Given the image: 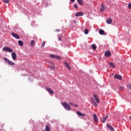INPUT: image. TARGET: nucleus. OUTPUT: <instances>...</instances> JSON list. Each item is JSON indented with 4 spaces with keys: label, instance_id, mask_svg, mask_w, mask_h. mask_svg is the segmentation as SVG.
Returning <instances> with one entry per match:
<instances>
[{
    "label": "nucleus",
    "instance_id": "obj_29",
    "mask_svg": "<svg viewBox=\"0 0 131 131\" xmlns=\"http://www.w3.org/2000/svg\"><path fill=\"white\" fill-rule=\"evenodd\" d=\"M45 45H46V42L43 41L41 45V47L43 48V47H45Z\"/></svg>",
    "mask_w": 131,
    "mask_h": 131
},
{
    "label": "nucleus",
    "instance_id": "obj_1",
    "mask_svg": "<svg viewBox=\"0 0 131 131\" xmlns=\"http://www.w3.org/2000/svg\"><path fill=\"white\" fill-rule=\"evenodd\" d=\"M62 106L66 109V110H68V111H70L71 110V107H70V105L66 102H62Z\"/></svg>",
    "mask_w": 131,
    "mask_h": 131
},
{
    "label": "nucleus",
    "instance_id": "obj_40",
    "mask_svg": "<svg viewBox=\"0 0 131 131\" xmlns=\"http://www.w3.org/2000/svg\"><path fill=\"white\" fill-rule=\"evenodd\" d=\"M51 68H52V69L54 68V67H51Z\"/></svg>",
    "mask_w": 131,
    "mask_h": 131
},
{
    "label": "nucleus",
    "instance_id": "obj_24",
    "mask_svg": "<svg viewBox=\"0 0 131 131\" xmlns=\"http://www.w3.org/2000/svg\"><path fill=\"white\" fill-rule=\"evenodd\" d=\"M99 34H101V35L104 34L105 33V31H104L103 30L100 29L99 31Z\"/></svg>",
    "mask_w": 131,
    "mask_h": 131
},
{
    "label": "nucleus",
    "instance_id": "obj_10",
    "mask_svg": "<svg viewBox=\"0 0 131 131\" xmlns=\"http://www.w3.org/2000/svg\"><path fill=\"white\" fill-rule=\"evenodd\" d=\"M106 9H107V7H106V6H105V5L101 4V8L100 9V12H104V11L105 10H106Z\"/></svg>",
    "mask_w": 131,
    "mask_h": 131
},
{
    "label": "nucleus",
    "instance_id": "obj_22",
    "mask_svg": "<svg viewBox=\"0 0 131 131\" xmlns=\"http://www.w3.org/2000/svg\"><path fill=\"white\" fill-rule=\"evenodd\" d=\"M45 129L46 131H51V127H50V125H46Z\"/></svg>",
    "mask_w": 131,
    "mask_h": 131
},
{
    "label": "nucleus",
    "instance_id": "obj_25",
    "mask_svg": "<svg viewBox=\"0 0 131 131\" xmlns=\"http://www.w3.org/2000/svg\"><path fill=\"white\" fill-rule=\"evenodd\" d=\"M18 43L20 47H23V41L21 40H18Z\"/></svg>",
    "mask_w": 131,
    "mask_h": 131
},
{
    "label": "nucleus",
    "instance_id": "obj_33",
    "mask_svg": "<svg viewBox=\"0 0 131 131\" xmlns=\"http://www.w3.org/2000/svg\"><path fill=\"white\" fill-rule=\"evenodd\" d=\"M74 7L75 9H78V6L76 4H74Z\"/></svg>",
    "mask_w": 131,
    "mask_h": 131
},
{
    "label": "nucleus",
    "instance_id": "obj_8",
    "mask_svg": "<svg viewBox=\"0 0 131 131\" xmlns=\"http://www.w3.org/2000/svg\"><path fill=\"white\" fill-rule=\"evenodd\" d=\"M94 98L95 100H96V103L99 104V103H100V99H99V97H98V95L96 94H94Z\"/></svg>",
    "mask_w": 131,
    "mask_h": 131
},
{
    "label": "nucleus",
    "instance_id": "obj_12",
    "mask_svg": "<svg viewBox=\"0 0 131 131\" xmlns=\"http://www.w3.org/2000/svg\"><path fill=\"white\" fill-rule=\"evenodd\" d=\"M75 16L76 17H80L81 16H83V12H79L76 14Z\"/></svg>",
    "mask_w": 131,
    "mask_h": 131
},
{
    "label": "nucleus",
    "instance_id": "obj_14",
    "mask_svg": "<svg viewBox=\"0 0 131 131\" xmlns=\"http://www.w3.org/2000/svg\"><path fill=\"white\" fill-rule=\"evenodd\" d=\"M106 23H107V24H112V18L111 17L108 18L106 19Z\"/></svg>",
    "mask_w": 131,
    "mask_h": 131
},
{
    "label": "nucleus",
    "instance_id": "obj_41",
    "mask_svg": "<svg viewBox=\"0 0 131 131\" xmlns=\"http://www.w3.org/2000/svg\"><path fill=\"white\" fill-rule=\"evenodd\" d=\"M70 105H73V104L72 103H71Z\"/></svg>",
    "mask_w": 131,
    "mask_h": 131
},
{
    "label": "nucleus",
    "instance_id": "obj_37",
    "mask_svg": "<svg viewBox=\"0 0 131 131\" xmlns=\"http://www.w3.org/2000/svg\"><path fill=\"white\" fill-rule=\"evenodd\" d=\"M71 1L72 3H74V2H75V0H71Z\"/></svg>",
    "mask_w": 131,
    "mask_h": 131
},
{
    "label": "nucleus",
    "instance_id": "obj_11",
    "mask_svg": "<svg viewBox=\"0 0 131 131\" xmlns=\"http://www.w3.org/2000/svg\"><path fill=\"white\" fill-rule=\"evenodd\" d=\"M93 118L94 119L95 122H96V123H98V117L97 116V115L96 114H93Z\"/></svg>",
    "mask_w": 131,
    "mask_h": 131
},
{
    "label": "nucleus",
    "instance_id": "obj_39",
    "mask_svg": "<svg viewBox=\"0 0 131 131\" xmlns=\"http://www.w3.org/2000/svg\"><path fill=\"white\" fill-rule=\"evenodd\" d=\"M74 106H75V107H78V105L77 104H75V105H74Z\"/></svg>",
    "mask_w": 131,
    "mask_h": 131
},
{
    "label": "nucleus",
    "instance_id": "obj_36",
    "mask_svg": "<svg viewBox=\"0 0 131 131\" xmlns=\"http://www.w3.org/2000/svg\"><path fill=\"white\" fill-rule=\"evenodd\" d=\"M58 39L60 41L61 40V38L60 37H59Z\"/></svg>",
    "mask_w": 131,
    "mask_h": 131
},
{
    "label": "nucleus",
    "instance_id": "obj_6",
    "mask_svg": "<svg viewBox=\"0 0 131 131\" xmlns=\"http://www.w3.org/2000/svg\"><path fill=\"white\" fill-rule=\"evenodd\" d=\"M11 35L12 36H13V37H15V38H16V39H20V36L18 35V34L15 33H12Z\"/></svg>",
    "mask_w": 131,
    "mask_h": 131
},
{
    "label": "nucleus",
    "instance_id": "obj_16",
    "mask_svg": "<svg viewBox=\"0 0 131 131\" xmlns=\"http://www.w3.org/2000/svg\"><path fill=\"white\" fill-rule=\"evenodd\" d=\"M106 127H107V128H109V129H110V130L114 131V128L113 127H112V126L110 125H106Z\"/></svg>",
    "mask_w": 131,
    "mask_h": 131
},
{
    "label": "nucleus",
    "instance_id": "obj_15",
    "mask_svg": "<svg viewBox=\"0 0 131 131\" xmlns=\"http://www.w3.org/2000/svg\"><path fill=\"white\" fill-rule=\"evenodd\" d=\"M104 55L105 57H110L111 56V52L110 51H106L104 53Z\"/></svg>",
    "mask_w": 131,
    "mask_h": 131
},
{
    "label": "nucleus",
    "instance_id": "obj_9",
    "mask_svg": "<svg viewBox=\"0 0 131 131\" xmlns=\"http://www.w3.org/2000/svg\"><path fill=\"white\" fill-rule=\"evenodd\" d=\"M91 102L92 105H94V106H95V107H97V106H98V104H97L96 103V101L95 100V99L94 98H91Z\"/></svg>",
    "mask_w": 131,
    "mask_h": 131
},
{
    "label": "nucleus",
    "instance_id": "obj_18",
    "mask_svg": "<svg viewBox=\"0 0 131 131\" xmlns=\"http://www.w3.org/2000/svg\"><path fill=\"white\" fill-rule=\"evenodd\" d=\"M108 119V116H106L105 117H104L102 120V122L103 123H105L106 122V120Z\"/></svg>",
    "mask_w": 131,
    "mask_h": 131
},
{
    "label": "nucleus",
    "instance_id": "obj_23",
    "mask_svg": "<svg viewBox=\"0 0 131 131\" xmlns=\"http://www.w3.org/2000/svg\"><path fill=\"white\" fill-rule=\"evenodd\" d=\"M109 64L112 68H115V64L113 62H110Z\"/></svg>",
    "mask_w": 131,
    "mask_h": 131
},
{
    "label": "nucleus",
    "instance_id": "obj_7",
    "mask_svg": "<svg viewBox=\"0 0 131 131\" xmlns=\"http://www.w3.org/2000/svg\"><path fill=\"white\" fill-rule=\"evenodd\" d=\"M46 90L47 91V92H49V93L50 94H51V95H53L54 91H53V90H52V89H51L49 87H46Z\"/></svg>",
    "mask_w": 131,
    "mask_h": 131
},
{
    "label": "nucleus",
    "instance_id": "obj_4",
    "mask_svg": "<svg viewBox=\"0 0 131 131\" xmlns=\"http://www.w3.org/2000/svg\"><path fill=\"white\" fill-rule=\"evenodd\" d=\"M50 58H53L54 59H58V60H61V57L59 56L55 55L53 54H51L50 55Z\"/></svg>",
    "mask_w": 131,
    "mask_h": 131
},
{
    "label": "nucleus",
    "instance_id": "obj_27",
    "mask_svg": "<svg viewBox=\"0 0 131 131\" xmlns=\"http://www.w3.org/2000/svg\"><path fill=\"white\" fill-rule=\"evenodd\" d=\"M10 1V0H3V3H5V4H9Z\"/></svg>",
    "mask_w": 131,
    "mask_h": 131
},
{
    "label": "nucleus",
    "instance_id": "obj_28",
    "mask_svg": "<svg viewBox=\"0 0 131 131\" xmlns=\"http://www.w3.org/2000/svg\"><path fill=\"white\" fill-rule=\"evenodd\" d=\"M4 61L5 62H7L8 63H9V61H10V60H9V59H8V58H7L6 57H4Z\"/></svg>",
    "mask_w": 131,
    "mask_h": 131
},
{
    "label": "nucleus",
    "instance_id": "obj_32",
    "mask_svg": "<svg viewBox=\"0 0 131 131\" xmlns=\"http://www.w3.org/2000/svg\"><path fill=\"white\" fill-rule=\"evenodd\" d=\"M128 9H131V3H129L128 5Z\"/></svg>",
    "mask_w": 131,
    "mask_h": 131
},
{
    "label": "nucleus",
    "instance_id": "obj_30",
    "mask_svg": "<svg viewBox=\"0 0 131 131\" xmlns=\"http://www.w3.org/2000/svg\"><path fill=\"white\" fill-rule=\"evenodd\" d=\"M84 33H85V34H89V30L88 29H85Z\"/></svg>",
    "mask_w": 131,
    "mask_h": 131
},
{
    "label": "nucleus",
    "instance_id": "obj_2",
    "mask_svg": "<svg viewBox=\"0 0 131 131\" xmlns=\"http://www.w3.org/2000/svg\"><path fill=\"white\" fill-rule=\"evenodd\" d=\"M3 51H5V52H8L9 53H13V49L8 47H5L3 48Z\"/></svg>",
    "mask_w": 131,
    "mask_h": 131
},
{
    "label": "nucleus",
    "instance_id": "obj_20",
    "mask_svg": "<svg viewBox=\"0 0 131 131\" xmlns=\"http://www.w3.org/2000/svg\"><path fill=\"white\" fill-rule=\"evenodd\" d=\"M8 65H10L11 66H14L15 65V63L14 62L9 60L8 63Z\"/></svg>",
    "mask_w": 131,
    "mask_h": 131
},
{
    "label": "nucleus",
    "instance_id": "obj_26",
    "mask_svg": "<svg viewBox=\"0 0 131 131\" xmlns=\"http://www.w3.org/2000/svg\"><path fill=\"white\" fill-rule=\"evenodd\" d=\"M93 50H96L97 49V46H96V45L93 44L91 46Z\"/></svg>",
    "mask_w": 131,
    "mask_h": 131
},
{
    "label": "nucleus",
    "instance_id": "obj_35",
    "mask_svg": "<svg viewBox=\"0 0 131 131\" xmlns=\"http://www.w3.org/2000/svg\"><path fill=\"white\" fill-rule=\"evenodd\" d=\"M120 90L121 91H123V87H120Z\"/></svg>",
    "mask_w": 131,
    "mask_h": 131
},
{
    "label": "nucleus",
    "instance_id": "obj_38",
    "mask_svg": "<svg viewBox=\"0 0 131 131\" xmlns=\"http://www.w3.org/2000/svg\"><path fill=\"white\" fill-rule=\"evenodd\" d=\"M73 22H74V23H75V24H76V23H77V22H76V21L75 20H73Z\"/></svg>",
    "mask_w": 131,
    "mask_h": 131
},
{
    "label": "nucleus",
    "instance_id": "obj_17",
    "mask_svg": "<svg viewBox=\"0 0 131 131\" xmlns=\"http://www.w3.org/2000/svg\"><path fill=\"white\" fill-rule=\"evenodd\" d=\"M76 113L77 115H79V116H83V117L85 116V115L84 114L81 113L80 112L77 111Z\"/></svg>",
    "mask_w": 131,
    "mask_h": 131
},
{
    "label": "nucleus",
    "instance_id": "obj_31",
    "mask_svg": "<svg viewBox=\"0 0 131 131\" xmlns=\"http://www.w3.org/2000/svg\"><path fill=\"white\" fill-rule=\"evenodd\" d=\"M127 89L131 90V85L130 84H128L127 86Z\"/></svg>",
    "mask_w": 131,
    "mask_h": 131
},
{
    "label": "nucleus",
    "instance_id": "obj_21",
    "mask_svg": "<svg viewBox=\"0 0 131 131\" xmlns=\"http://www.w3.org/2000/svg\"><path fill=\"white\" fill-rule=\"evenodd\" d=\"M77 2L80 6H82L83 5V2H82V0H77Z\"/></svg>",
    "mask_w": 131,
    "mask_h": 131
},
{
    "label": "nucleus",
    "instance_id": "obj_3",
    "mask_svg": "<svg viewBox=\"0 0 131 131\" xmlns=\"http://www.w3.org/2000/svg\"><path fill=\"white\" fill-rule=\"evenodd\" d=\"M11 56L14 61H16V60H17V54H16L15 52H12L11 53Z\"/></svg>",
    "mask_w": 131,
    "mask_h": 131
},
{
    "label": "nucleus",
    "instance_id": "obj_19",
    "mask_svg": "<svg viewBox=\"0 0 131 131\" xmlns=\"http://www.w3.org/2000/svg\"><path fill=\"white\" fill-rule=\"evenodd\" d=\"M30 45L31 47H34V46H35V41L34 40H32L31 41Z\"/></svg>",
    "mask_w": 131,
    "mask_h": 131
},
{
    "label": "nucleus",
    "instance_id": "obj_13",
    "mask_svg": "<svg viewBox=\"0 0 131 131\" xmlns=\"http://www.w3.org/2000/svg\"><path fill=\"white\" fill-rule=\"evenodd\" d=\"M64 65L66 66V67L69 69V70H71V67H70V65L69 63H68L67 62H64Z\"/></svg>",
    "mask_w": 131,
    "mask_h": 131
},
{
    "label": "nucleus",
    "instance_id": "obj_5",
    "mask_svg": "<svg viewBox=\"0 0 131 131\" xmlns=\"http://www.w3.org/2000/svg\"><path fill=\"white\" fill-rule=\"evenodd\" d=\"M114 77L116 79H119V80H121L122 79V77H121V76H120L118 74H115L114 75Z\"/></svg>",
    "mask_w": 131,
    "mask_h": 131
},
{
    "label": "nucleus",
    "instance_id": "obj_34",
    "mask_svg": "<svg viewBox=\"0 0 131 131\" xmlns=\"http://www.w3.org/2000/svg\"><path fill=\"white\" fill-rule=\"evenodd\" d=\"M56 31L57 32H60V29H56Z\"/></svg>",
    "mask_w": 131,
    "mask_h": 131
}]
</instances>
